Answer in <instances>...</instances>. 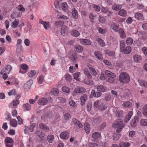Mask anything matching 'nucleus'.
<instances>
[{
    "label": "nucleus",
    "instance_id": "1",
    "mask_svg": "<svg viewBox=\"0 0 147 147\" xmlns=\"http://www.w3.org/2000/svg\"><path fill=\"white\" fill-rule=\"evenodd\" d=\"M130 80L129 76L125 72H122L119 75V80L121 83H127Z\"/></svg>",
    "mask_w": 147,
    "mask_h": 147
},
{
    "label": "nucleus",
    "instance_id": "2",
    "mask_svg": "<svg viewBox=\"0 0 147 147\" xmlns=\"http://www.w3.org/2000/svg\"><path fill=\"white\" fill-rule=\"evenodd\" d=\"M11 69V67L10 65H7L1 70L0 74L3 76V78L4 80H5L8 78L7 75L9 74Z\"/></svg>",
    "mask_w": 147,
    "mask_h": 147
},
{
    "label": "nucleus",
    "instance_id": "3",
    "mask_svg": "<svg viewBox=\"0 0 147 147\" xmlns=\"http://www.w3.org/2000/svg\"><path fill=\"white\" fill-rule=\"evenodd\" d=\"M124 126L123 121L119 119L116 120L112 125L113 127L117 128L116 132L118 133L121 131Z\"/></svg>",
    "mask_w": 147,
    "mask_h": 147
},
{
    "label": "nucleus",
    "instance_id": "4",
    "mask_svg": "<svg viewBox=\"0 0 147 147\" xmlns=\"http://www.w3.org/2000/svg\"><path fill=\"white\" fill-rule=\"evenodd\" d=\"M39 23L43 25L44 28L46 30H48L51 28L50 23L48 22L44 21L42 19H40Z\"/></svg>",
    "mask_w": 147,
    "mask_h": 147
},
{
    "label": "nucleus",
    "instance_id": "5",
    "mask_svg": "<svg viewBox=\"0 0 147 147\" xmlns=\"http://www.w3.org/2000/svg\"><path fill=\"white\" fill-rule=\"evenodd\" d=\"M69 30V29L65 25L62 26L61 28V35L64 36L65 34H67Z\"/></svg>",
    "mask_w": 147,
    "mask_h": 147
},
{
    "label": "nucleus",
    "instance_id": "6",
    "mask_svg": "<svg viewBox=\"0 0 147 147\" xmlns=\"http://www.w3.org/2000/svg\"><path fill=\"white\" fill-rule=\"evenodd\" d=\"M60 138L63 140L67 139L69 137V134L66 131L61 132L60 136Z\"/></svg>",
    "mask_w": 147,
    "mask_h": 147
},
{
    "label": "nucleus",
    "instance_id": "7",
    "mask_svg": "<svg viewBox=\"0 0 147 147\" xmlns=\"http://www.w3.org/2000/svg\"><path fill=\"white\" fill-rule=\"evenodd\" d=\"M80 42L81 44L84 45H89L91 44V41L88 39H81Z\"/></svg>",
    "mask_w": 147,
    "mask_h": 147
},
{
    "label": "nucleus",
    "instance_id": "8",
    "mask_svg": "<svg viewBox=\"0 0 147 147\" xmlns=\"http://www.w3.org/2000/svg\"><path fill=\"white\" fill-rule=\"evenodd\" d=\"M22 40L21 39H18L17 43L16 46V49L17 51H19L21 50L22 48L21 43Z\"/></svg>",
    "mask_w": 147,
    "mask_h": 147
},
{
    "label": "nucleus",
    "instance_id": "9",
    "mask_svg": "<svg viewBox=\"0 0 147 147\" xmlns=\"http://www.w3.org/2000/svg\"><path fill=\"white\" fill-rule=\"evenodd\" d=\"M75 92L78 93H82L86 91V89L84 88L80 87H77L75 89Z\"/></svg>",
    "mask_w": 147,
    "mask_h": 147
},
{
    "label": "nucleus",
    "instance_id": "10",
    "mask_svg": "<svg viewBox=\"0 0 147 147\" xmlns=\"http://www.w3.org/2000/svg\"><path fill=\"white\" fill-rule=\"evenodd\" d=\"M131 48L130 46H127L126 47H125L121 51L125 54H127L130 53L131 51Z\"/></svg>",
    "mask_w": 147,
    "mask_h": 147
},
{
    "label": "nucleus",
    "instance_id": "11",
    "mask_svg": "<svg viewBox=\"0 0 147 147\" xmlns=\"http://www.w3.org/2000/svg\"><path fill=\"white\" fill-rule=\"evenodd\" d=\"M131 144L127 142H121L119 144V147H130Z\"/></svg>",
    "mask_w": 147,
    "mask_h": 147
},
{
    "label": "nucleus",
    "instance_id": "12",
    "mask_svg": "<svg viewBox=\"0 0 147 147\" xmlns=\"http://www.w3.org/2000/svg\"><path fill=\"white\" fill-rule=\"evenodd\" d=\"M138 121V118L135 117L134 119H132L130 123L131 126L132 127H135L137 125V123Z\"/></svg>",
    "mask_w": 147,
    "mask_h": 147
},
{
    "label": "nucleus",
    "instance_id": "13",
    "mask_svg": "<svg viewBox=\"0 0 147 147\" xmlns=\"http://www.w3.org/2000/svg\"><path fill=\"white\" fill-rule=\"evenodd\" d=\"M122 7V5L118 4H114L112 5V8L113 10L118 11Z\"/></svg>",
    "mask_w": 147,
    "mask_h": 147
},
{
    "label": "nucleus",
    "instance_id": "14",
    "mask_svg": "<svg viewBox=\"0 0 147 147\" xmlns=\"http://www.w3.org/2000/svg\"><path fill=\"white\" fill-rule=\"evenodd\" d=\"M127 13L126 11L123 9H120L118 12V15L123 17H126L127 16Z\"/></svg>",
    "mask_w": 147,
    "mask_h": 147
},
{
    "label": "nucleus",
    "instance_id": "15",
    "mask_svg": "<svg viewBox=\"0 0 147 147\" xmlns=\"http://www.w3.org/2000/svg\"><path fill=\"white\" fill-rule=\"evenodd\" d=\"M84 128L87 134H89L90 133V125L89 124L87 123H85L84 125Z\"/></svg>",
    "mask_w": 147,
    "mask_h": 147
},
{
    "label": "nucleus",
    "instance_id": "16",
    "mask_svg": "<svg viewBox=\"0 0 147 147\" xmlns=\"http://www.w3.org/2000/svg\"><path fill=\"white\" fill-rule=\"evenodd\" d=\"M72 15L73 18L75 19H76L78 17V14L77 11L75 8H73L72 9Z\"/></svg>",
    "mask_w": 147,
    "mask_h": 147
},
{
    "label": "nucleus",
    "instance_id": "17",
    "mask_svg": "<svg viewBox=\"0 0 147 147\" xmlns=\"http://www.w3.org/2000/svg\"><path fill=\"white\" fill-rule=\"evenodd\" d=\"M47 99L45 98H42L39 99L38 104L39 105H44L47 102Z\"/></svg>",
    "mask_w": 147,
    "mask_h": 147
},
{
    "label": "nucleus",
    "instance_id": "18",
    "mask_svg": "<svg viewBox=\"0 0 147 147\" xmlns=\"http://www.w3.org/2000/svg\"><path fill=\"white\" fill-rule=\"evenodd\" d=\"M96 89L98 91L101 92H104L106 90V88L101 85H98L96 86Z\"/></svg>",
    "mask_w": 147,
    "mask_h": 147
},
{
    "label": "nucleus",
    "instance_id": "19",
    "mask_svg": "<svg viewBox=\"0 0 147 147\" xmlns=\"http://www.w3.org/2000/svg\"><path fill=\"white\" fill-rule=\"evenodd\" d=\"M132 115V112L131 111H129L125 118L124 119V122L125 123H127L128 122L131 117Z\"/></svg>",
    "mask_w": 147,
    "mask_h": 147
},
{
    "label": "nucleus",
    "instance_id": "20",
    "mask_svg": "<svg viewBox=\"0 0 147 147\" xmlns=\"http://www.w3.org/2000/svg\"><path fill=\"white\" fill-rule=\"evenodd\" d=\"M84 74L86 75L88 79H90L92 78V76L90 74L88 69L87 68H85L84 70Z\"/></svg>",
    "mask_w": 147,
    "mask_h": 147
},
{
    "label": "nucleus",
    "instance_id": "21",
    "mask_svg": "<svg viewBox=\"0 0 147 147\" xmlns=\"http://www.w3.org/2000/svg\"><path fill=\"white\" fill-rule=\"evenodd\" d=\"M105 73L107 76L110 78H115L116 77V75L115 74L108 70L105 71Z\"/></svg>",
    "mask_w": 147,
    "mask_h": 147
},
{
    "label": "nucleus",
    "instance_id": "22",
    "mask_svg": "<svg viewBox=\"0 0 147 147\" xmlns=\"http://www.w3.org/2000/svg\"><path fill=\"white\" fill-rule=\"evenodd\" d=\"M134 61L136 62L140 63L142 59L141 56L137 55H135L133 56Z\"/></svg>",
    "mask_w": 147,
    "mask_h": 147
},
{
    "label": "nucleus",
    "instance_id": "23",
    "mask_svg": "<svg viewBox=\"0 0 147 147\" xmlns=\"http://www.w3.org/2000/svg\"><path fill=\"white\" fill-rule=\"evenodd\" d=\"M94 54L97 59L100 60H102V56L100 52L96 51L95 52Z\"/></svg>",
    "mask_w": 147,
    "mask_h": 147
},
{
    "label": "nucleus",
    "instance_id": "24",
    "mask_svg": "<svg viewBox=\"0 0 147 147\" xmlns=\"http://www.w3.org/2000/svg\"><path fill=\"white\" fill-rule=\"evenodd\" d=\"M33 83V80H29L24 85V87L26 89H29L30 87Z\"/></svg>",
    "mask_w": 147,
    "mask_h": 147
},
{
    "label": "nucleus",
    "instance_id": "25",
    "mask_svg": "<svg viewBox=\"0 0 147 147\" xmlns=\"http://www.w3.org/2000/svg\"><path fill=\"white\" fill-rule=\"evenodd\" d=\"M87 99V95L86 94H84L81 97V104L82 105H84V102Z\"/></svg>",
    "mask_w": 147,
    "mask_h": 147
},
{
    "label": "nucleus",
    "instance_id": "26",
    "mask_svg": "<svg viewBox=\"0 0 147 147\" xmlns=\"http://www.w3.org/2000/svg\"><path fill=\"white\" fill-rule=\"evenodd\" d=\"M19 24V20L18 19H16L11 24V27L13 28H16Z\"/></svg>",
    "mask_w": 147,
    "mask_h": 147
},
{
    "label": "nucleus",
    "instance_id": "27",
    "mask_svg": "<svg viewBox=\"0 0 147 147\" xmlns=\"http://www.w3.org/2000/svg\"><path fill=\"white\" fill-rule=\"evenodd\" d=\"M75 51L78 53H81L82 52L83 48L82 47L79 45H76L75 47Z\"/></svg>",
    "mask_w": 147,
    "mask_h": 147
},
{
    "label": "nucleus",
    "instance_id": "28",
    "mask_svg": "<svg viewBox=\"0 0 147 147\" xmlns=\"http://www.w3.org/2000/svg\"><path fill=\"white\" fill-rule=\"evenodd\" d=\"M10 125L13 127H16L18 125L17 121L15 119H12L10 121Z\"/></svg>",
    "mask_w": 147,
    "mask_h": 147
},
{
    "label": "nucleus",
    "instance_id": "29",
    "mask_svg": "<svg viewBox=\"0 0 147 147\" xmlns=\"http://www.w3.org/2000/svg\"><path fill=\"white\" fill-rule=\"evenodd\" d=\"M80 75L81 74L80 72H78L74 73L73 74L74 79L77 81H79L80 80Z\"/></svg>",
    "mask_w": 147,
    "mask_h": 147
},
{
    "label": "nucleus",
    "instance_id": "30",
    "mask_svg": "<svg viewBox=\"0 0 147 147\" xmlns=\"http://www.w3.org/2000/svg\"><path fill=\"white\" fill-rule=\"evenodd\" d=\"M111 27L116 32L118 31V26L114 22L111 23Z\"/></svg>",
    "mask_w": 147,
    "mask_h": 147
},
{
    "label": "nucleus",
    "instance_id": "31",
    "mask_svg": "<svg viewBox=\"0 0 147 147\" xmlns=\"http://www.w3.org/2000/svg\"><path fill=\"white\" fill-rule=\"evenodd\" d=\"M140 124L142 126H147V119H143L140 121Z\"/></svg>",
    "mask_w": 147,
    "mask_h": 147
},
{
    "label": "nucleus",
    "instance_id": "32",
    "mask_svg": "<svg viewBox=\"0 0 147 147\" xmlns=\"http://www.w3.org/2000/svg\"><path fill=\"white\" fill-rule=\"evenodd\" d=\"M143 17V15L139 13H135V17L136 19L137 20H140L142 19Z\"/></svg>",
    "mask_w": 147,
    "mask_h": 147
},
{
    "label": "nucleus",
    "instance_id": "33",
    "mask_svg": "<svg viewBox=\"0 0 147 147\" xmlns=\"http://www.w3.org/2000/svg\"><path fill=\"white\" fill-rule=\"evenodd\" d=\"M107 108V105L104 103L100 104L98 107L99 110L103 111L105 110Z\"/></svg>",
    "mask_w": 147,
    "mask_h": 147
},
{
    "label": "nucleus",
    "instance_id": "34",
    "mask_svg": "<svg viewBox=\"0 0 147 147\" xmlns=\"http://www.w3.org/2000/svg\"><path fill=\"white\" fill-rule=\"evenodd\" d=\"M97 42L100 47H103L105 45L104 41L100 38H98L97 39Z\"/></svg>",
    "mask_w": 147,
    "mask_h": 147
},
{
    "label": "nucleus",
    "instance_id": "35",
    "mask_svg": "<svg viewBox=\"0 0 147 147\" xmlns=\"http://www.w3.org/2000/svg\"><path fill=\"white\" fill-rule=\"evenodd\" d=\"M89 69L91 74L93 76H96L97 74V72L95 69L92 67H89Z\"/></svg>",
    "mask_w": 147,
    "mask_h": 147
},
{
    "label": "nucleus",
    "instance_id": "36",
    "mask_svg": "<svg viewBox=\"0 0 147 147\" xmlns=\"http://www.w3.org/2000/svg\"><path fill=\"white\" fill-rule=\"evenodd\" d=\"M51 92L55 96H57L59 94L58 89L56 88H54L52 89Z\"/></svg>",
    "mask_w": 147,
    "mask_h": 147
},
{
    "label": "nucleus",
    "instance_id": "37",
    "mask_svg": "<svg viewBox=\"0 0 147 147\" xmlns=\"http://www.w3.org/2000/svg\"><path fill=\"white\" fill-rule=\"evenodd\" d=\"M119 33L120 37L122 38H125L126 36L122 28L119 29Z\"/></svg>",
    "mask_w": 147,
    "mask_h": 147
},
{
    "label": "nucleus",
    "instance_id": "38",
    "mask_svg": "<svg viewBox=\"0 0 147 147\" xmlns=\"http://www.w3.org/2000/svg\"><path fill=\"white\" fill-rule=\"evenodd\" d=\"M71 34L72 36L75 37H78L80 35V33L78 31L75 30L71 31Z\"/></svg>",
    "mask_w": 147,
    "mask_h": 147
},
{
    "label": "nucleus",
    "instance_id": "39",
    "mask_svg": "<svg viewBox=\"0 0 147 147\" xmlns=\"http://www.w3.org/2000/svg\"><path fill=\"white\" fill-rule=\"evenodd\" d=\"M121 136V135L119 134L114 133L113 134V139L114 140L117 141L119 139Z\"/></svg>",
    "mask_w": 147,
    "mask_h": 147
},
{
    "label": "nucleus",
    "instance_id": "40",
    "mask_svg": "<svg viewBox=\"0 0 147 147\" xmlns=\"http://www.w3.org/2000/svg\"><path fill=\"white\" fill-rule=\"evenodd\" d=\"M138 82L141 86L147 88V82L145 81L140 80L138 81Z\"/></svg>",
    "mask_w": 147,
    "mask_h": 147
},
{
    "label": "nucleus",
    "instance_id": "41",
    "mask_svg": "<svg viewBox=\"0 0 147 147\" xmlns=\"http://www.w3.org/2000/svg\"><path fill=\"white\" fill-rule=\"evenodd\" d=\"M31 106L28 103H26L23 105V107L24 109L27 111H29L30 110Z\"/></svg>",
    "mask_w": 147,
    "mask_h": 147
},
{
    "label": "nucleus",
    "instance_id": "42",
    "mask_svg": "<svg viewBox=\"0 0 147 147\" xmlns=\"http://www.w3.org/2000/svg\"><path fill=\"white\" fill-rule=\"evenodd\" d=\"M54 136L53 135H49L47 137V141L50 143L52 142L54 140Z\"/></svg>",
    "mask_w": 147,
    "mask_h": 147
},
{
    "label": "nucleus",
    "instance_id": "43",
    "mask_svg": "<svg viewBox=\"0 0 147 147\" xmlns=\"http://www.w3.org/2000/svg\"><path fill=\"white\" fill-rule=\"evenodd\" d=\"M122 106L125 108H129L131 106V104L128 101L123 103Z\"/></svg>",
    "mask_w": 147,
    "mask_h": 147
},
{
    "label": "nucleus",
    "instance_id": "44",
    "mask_svg": "<svg viewBox=\"0 0 147 147\" xmlns=\"http://www.w3.org/2000/svg\"><path fill=\"white\" fill-rule=\"evenodd\" d=\"M125 47V42L123 40L120 41V49L121 51Z\"/></svg>",
    "mask_w": 147,
    "mask_h": 147
},
{
    "label": "nucleus",
    "instance_id": "45",
    "mask_svg": "<svg viewBox=\"0 0 147 147\" xmlns=\"http://www.w3.org/2000/svg\"><path fill=\"white\" fill-rule=\"evenodd\" d=\"M5 143H7L13 144V139L10 137H7L5 140Z\"/></svg>",
    "mask_w": 147,
    "mask_h": 147
},
{
    "label": "nucleus",
    "instance_id": "46",
    "mask_svg": "<svg viewBox=\"0 0 147 147\" xmlns=\"http://www.w3.org/2000/svg\"><path fill=\"white\" fill-rule=\"evenodd\" d=\"M60 3L58 1H56L55 2V6L57 12H59L58 9H59Z\"/></svg>",
    "mask_w": 147,
    "mask_h": 147
},
{
    "label": "nucleus",
    "instance_id": "47",
    "mask_svg": "<svg viewBox=\"0 0 147 147\" xmlns=\"http://www.w3.org/2000/svg\"><path fill=\"white\" fill-rule=\"evenodd\" d=\"M100 134L99 132H94L92 134V137L94 138L97 139L100 136Z\"/></svg>",
    "mask_w": 147,
    "mask_h": 147
},
{
    "label": "nucleus",
    "instance_id": "48",
    "mask_svg": "<svg viewBox=\"0 0 147 147\" xmlns=\"http://www.w3.org/2000/svg\"><path fill=\"white\" fill-rule=\"evenodd\" d=\"M133 42V40L131 38H128L126 40V43L127 45H131Z\"/></svg>",
    "mask_w": 147,
    "mask_h": 147
},
{
    "label": "nucleus",
    "instance_id": "49",
    "mask_svg": "<svg viewBox=\"0 0 147 147\" xmlns=\"http://www.w3.org/2000/svg\"><path fill=\"white\" fill-rule=\"evenodd\" d=\"M64 117V119L66 120H68L71 118V115L69 113H67L65 114Z\"/></svg>",
    "mask_w": 147,
    "mask_h": 147
},
{
    "label": "nucleus",
    "instance_id": "50",
    "mask_svg": "<svg viewBox=\"0 0 147 147\" xmlns=\"http://www.w3.org/2000/svg\"><path fill=\"white\" fill-rule=\"evenodd\" d=\"M61 7L63 11H65L67 9V5L65 3H63L61 4Z\"/></svg>",
    "mask_w": 147,
    "mask_h": 147
},
{
    "label": "nucleus",
    "instance_id": "51",
    "mask_svg": "<svg viewBox=\"0 0 147 147\" xmlns=\"http://www.w3.org/2000/svg\"><path fill=\"white\" fill-rule=\"evenodd\" d=\"M143 113L145 117L147 115V105H145L143 107Z\"/></svg>",
    "mask_w": 147,
    "mask_h": 147
},
{
    "label": "nucleus",
    "instance_id": "52",
    "mask_svg": "<svg viewBox=\"0 0 147 147\" xmlns=\"http://www.w3.org/2000/svg\"><path fill=\"white\" fill-rule=\"evenodd\" d=\"M62 91L65 92L69 93L70 91L69 88L66 86H63L62 88Z\"/></svg>",
    "mask_w": 147,
    "mask_h": 147
},
{
    "label": "nucleus",
    "instance_id": "53",
    "mask_svg": "<svg viewBox=\"0 0 147 147\" xmlns=\"http://www.w3.org/2000/svg\"><path fill=\"white\" fill-rule=\"evenodd\" d=\"M18 9L19 11H20L22 12H23L25 10V8L23 7V5H20L18 6Z\"/></svg>",
    "mask_w": 147,
    "mask_h": 147
},
{
    "label": "nucleus",
    "instance_id": "54",
    "mask_svg": "<svg viewBox=\"0 0 147 147\" xmlns=\"http://www.w3.org/2000/svg\"><path fill=\"white\" fill-rule=\"evenodd\" d=\"M65 78L67 81H70L71 80L72 77L69 74H67L65 75Z\"/></svg>",
    "mask_w": 147,
    "mask_h": 147
},
{
    "label": "nucleus",
    "instance_id": "55",
    "mask_svg": "<svg viewBox=\"0 0 147 147\" xmlns=\"http://www.w3.org/2000/svg\"><path fill=\"white\" fill-rule=\"evenodd\" d=\"M92 7L94 10L97 12H99L100 10V7L98 5H93Z\"/></svg>",
    "mask_w": 147,
    "mask_h": 147
},
{
    "label": "nucleus",
    "instance_id": "56",
    "mask_svg": "<svg viewBox=\"0 0 147 147\" xmlns=\"http://www.w3.org/2000/svg\"><path fill=\"white\" fill-rule=\"evenodd\" d=\"M44 78V76L42 75L40 76L38 78V82L40 84H41L42 83L43 81Z\"/></svg>",
    "mask_w": 147,
    "mask_h": 147
},
{
    "label": "nucleus",
    "instance_id": "57",
    "mask_svg": "<svg viewBox=\"0 0 147 147\" xmlns=\"http://www.w3.org/2000/svg\"><path fill=\"white\" fill-rule=\"evenodd\" d=\"M97 29L99 32L101 34H104L106 32L105 29H102L100 27H99L97 28Z\"/></svg>",
    "mask_w": 147,
    "mask_h": 147
},
{
    "label": "nucleus",
    "instance_id": "58",
    "mask_svg": "<svg viewBox=\"0 0 147 147\" xmlns=\"http://www.w3.org/2000/svg\"><path fill=\"white\" fill-rule=\"evenodd\" d=\"M19 103V100L18 99L14 100L12 101L13 105L14 106H17Z\"/></svg>",
    "mask_w": 147,
    "mask_h": 147
},
{
    "label": "nucleus",
    "instance_id": "59",
    "mask_svg": "<svg viewBox=\"0 0 147 147\" xmlns=\"http://www.w3.org/2000/svg\"><path fill=\"white\" fill-rule=\"evenodd\" d=\"M97 144L95 143H89L87 145V147H95Z\"/></svg>",
    "mask_w": 147,
    "mask_h": 147
},
{
    "label": "nucleus",
    "instance_id": "60",
    "mask_svg": "<svg viewBox=\"0 0 147 147\" xmlns=\"http://www.w3.org/2000/svg\"><path fill=\"white\" fill-rule=\"evenodd\" d=\"M96 15H93L92 13L90 14L89 16V18L90 21L92 22H94V18L95 17Z\"/></svg>",
    "mask_w": 147,
    "mask_h": 147
},
{
    "label": "nucleus",
    "instance_id": "61",
    "mask_svg": "<svg viewBox=\"0 0 147 147\" xmlns=\"http://www.w3.org/2000/svg\"><path fill=\"white\" fill-rule=\"evenodd\" d=\"M17 118L18 119V123L19 125H21L23 123V120L19 116H17Z\"/></svg>",
    "mask_w": 147,
    "mask_h": 147
},
{
    "label": "nucleus",
    "instance_id": "62",
    "mask_svg": "<svg viewBox=\"0 0 147 147\" xmlns=\"http://www.w3.org/2000/svg\"><path fill=\"white\" fill-rule=\"evenodd\" d=\"M35 133L40 138H41L44 137L42 132H40V131L38 130H36V131Z\"/></svg>",
    "mask_w": 147,
    "mask_h": 147
},
{
    "label": "nucleus",
    "instance_id": "63",
    "mask_svg": "<svg viewBox=\"0 0 147 147\" xmlns=\"http://www.w3.org/2000/svg\"><path fill=\"white\" fill-rule=\"evenodd\" d=\"M35 125V124L34 123H33L30 126L29 130L30 131L32 132L33 131Z\"/></svg>",
    "mask_w": 147,
    "mask_h": 147
},
{
    "label": "nucleus",
    "instance_id": "64",
    "mask_svg": "<svg viewBox=\"0 0 147 147\" xmlns=\"http://www.w3.org/2000/svg\"><path fill=\"white\" fill-rule=\"evenodd\" d=\"M142 50L145 56L147 57V48L146 47H143Z\"/></svg>",
    "mask_w": 147,
    "mask_h": 147
}]
</instances>
